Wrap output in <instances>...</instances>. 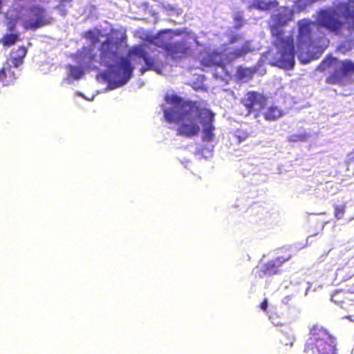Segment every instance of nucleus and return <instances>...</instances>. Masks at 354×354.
Returning <instances> with one entry per match:
<instances>
[{
    "label": "nucleus",
    "mask_w": 354,
    "mask_h": 354,
    "mask_svg": "<svg viewBox=\"0 0 354 354\" xmlns=\"http://www.w3.org/2000/svg\"><path fill=\"white\" fill-rule=\"evenodd\" d=\"M351 292L348 290H337L331 295V300L337 305L343 307L344 304L351 301L349 296Z\"/></svg>",
    "instance_id": "nucleus-12"
},
{
    "label": "nucleus",
    "mask_w": 354,
    "mask_h": 354,
    "mask_svg": "<svg viewBox=\"0 0 354 354\" xmlns=\"http://www.w3.org/2000/svg\"><path fill=\"white\" fill-rule=\"evenodd\" d=\"M254 7L261 10H269L278 6V2L276 1H266L265 0H257L254 3Z\"/></svg>",
    "instance_id": "nucleus-16"
},
{
    "label": "nucleus",
    "mask_w": 354,
    "mask_h": 354,
    "mask_svg": "<svg viewBox=\"0 0 354 354\" xmlns=\"http://www.w3.org/2000/svg\"><path fill=\"white\" fill-rule=\"evenodd\" d=\"M100 32L99 30H88L84 32V37L94 44L100 41Z\"/></svg>",
    "instance_id": "nucleus-20"
},
{
    "label": "nucleus",
    "mask_w": 354,
    "mask_h": 354,
    "mask_svg": "<svg viewBox=\"0 0 354 354\" xmlns=\"http://www.w3.org/2000/svg\"><path fill=\"white\" fill-rule=\"evenodd\" d=\"M234 20L236 21V22H241L243 21V18L241 17V15H236L234 18Z\"/></svg>",
    "instance_id": "nucleus-29"
},
{
    "label": "nucleus",
    "mask_w": 354,
    "mask_h": 354,
    "mask_svg": "<svg viewBox=\"0 0 354 354\" xmlns=\"http://www.w3.org/2000/svg\"><path fill=\"white\" fill-rule=\"evenodd\" d=\"M272 35L276 38L273 44L277 48L279 57L274 58L271 64L283 69H292L295 54L293 37H284L283 30L279 27L272 29Z\"/></svg>",
    "instance_id": "nucleus-5"
},
{
    "label": "nucleus",
    "mask_w": 354,
    "mask_h": 354,
    "mask_svg": "<svg viewBox=\"0 0 354 354\" xmlns=\"http://www.w3.org/2000/svg\"><path fill=\"white\" fill-rule=\"evenodd\" d=\"M30 19L25 21L24 28L27 30H35L39 28L50 25L53 18L46 12L41 6L32 5L28 8Z\"/></svg>",
    "instance_id": "nucleus-7"
},
{
    "label": "nucleus",
    "mask_w": 354,
    "mask_h": 354,
    "mask_svg": "<svg viewBox=\"0 0 354 354\" xmlns=\"http://www.w3.org/2000/svg\"><path fill=\"white\" fill-rule=\"evenodd\" d=\"M69 72V76L74 80H80L84 75V69L80 66H70Z\"/></svg>",
    "instance_id": "nucleus-19"
},
{
    "label": "nucleus",
    "mask_w": 354,
    "mask_h": 354,
    "mask_svg": "<svg viewBox=\"0 0 354 354\" xmlns=\"http://www.w3.org/2000/svg\"><path fill=\"white\" fill-rule=\"evenodd\" d=\"M120 42L113 37H107L100 44V55L95 50L94 46H84L77 53L79 62L86 71H98L100 66L109 69L106 75L113 87L122 86L127 84L133 75L134 67L131 61L135 57L142 58L145 67H142L140 72L143 75L147 71L155 70V61L148 55L142 45H134L127 53V57L120 55Z\"/></svg>",
    "instance_id": "nucleus-1"
},
{
    "label": "nucleus",
    "mask_w": 354,
    "mask_h": 354,
    "mask_svg": "<svg viewBox=\"0 0 354 354\" xmlns=\"http://www.w3.org/2000/svg\"><path fill=\"white\" fill-rule=\"evenodd\" d=\"M165 100L173 106L164 110V116L168 122L177 124V136L189 138L197 136L201 131L198 120L201 119L203 141L209 142L214 140V114L211 110L201 107L196 101L185 100L176 95H166Z\"/></svg>",
    "instance_id": "nucleus-2"
},
{
    "label": "nucleus",
    "mask_w": 354,
    "mask_h": 354,
    "mask_svg": "<svg viewBox=\"0 0 354 354\" xmlns=\"http://www.w3.org/2000/svg\"><path fill=\"white\" fill-rule=\"evenodd\" d=\"M218 55V53H212L207 57H204L202 64L206 66H219V63L216 60V57Z\"/></svg>",
    "instance_id": "nucleus-17"
},
{
    "label": "nucleus",
    "mask_w": 354,
    "mask_h": 354,
    "mask_svg": "<svg viewBox=\"0 0 354 354\" xmlns=\"http://www.w3.org/2000/svg\"><path fill=\"white\" fill-rule=\"evenodd\" d=\"M65 7L66 6H60V8H59V3H58L57 6L55 7V9L59 10L62 16H65L67 14V11L65 9Z\"/></svg>",
    "instance_id": "nucleus-25"
},
{
    "label": "nucleus",
    "mask_w": 354,
    "mask_h": 354,
    "mask_svg": "<svg viewBox=\"0 0 354 354\" xmlns=\"http://www.w3.org/2000/svg\"><path fill=\"white\" fill-rule=\"evenodd\" d=\"M243 39V37L241 35L236 34V35H232L228 40L229 44H234L235 43L239 42Z\"/></svg>",
    "instance_id": "nucleus-23"
},
{
    "label": "nucleus",
    "mask_w": 354,
    "mask_h": 354,
    "mask_svg": "<svg viewBox=\"0 0 354 354\" xmlns=\"http://www.w3.org/2000/svg\"><path fill=\"white\" fill-rule=\"evenodd\" d=\"M73 0H59V8L60 6H66L67 4H70Z\"/></svg>",
    "instance_id": "nucleus-27"
},
{
    "label": "nucleus",
    "mask_w": 354,
    "mask_h": 354,
    "mask_svg": "<svg viewBox=\"0 0 354 354\" xmlns=\"http://www.w3.org/2000/svg\"><path fill=\"white\" fill-rule=\"evenodd\" d=\"M252 73V71L249 68L239 67L237 69V75L241 79L250 77Z\"/></svg>",
    "instance_id": "nucleus-21"
},
{
    "label": "nucleus",
    "mask_w": 354,
    "mask_h": 354,
    "mask_svg": "<svg viewBox=\"0 0 354 354\" xmlns=\"http://www.w3.org/2000/svg\"><path fill=\"white\" fill-rule=\"evenodd\" d=\"M288 342H289L288 343H289L290 345H292L293 338H292V335H290V334L288 335Z\"/></svg>",
    "instance_id": "nucleus-30"
},
{
    "label": "nucleus",
    "mask_w": 354,
    "mask_h": 354,
    "mask_svg": "<svg viewBox=\"0 0 354 354\" xmlns=\"http://www.w3.org/2000/svg\"><path fill=\"white\" fill-rule=\"evenodd\" d=\"M283 115L282 110L277 106H270L263 113L265 120L273 121L279 119Z\"/></svg>",
    "instance_id": "nucleus-13"
},
{
    "label": "nucleus",
    "mask_w": 354,
    "mask_h": 354,
    "mask_svg": "<svg viewBox=\"0 0 354 354\" xmlns=\"http://www.w3.org/2000/svg\"><path fill=\"white\" fill-rule=\"evenodd\" d=\"M275 324L276 326H279V325H280V326H282V324H279V323H276V324Z\"/></svg>",
    "instance_id": "nucleus-31"
},
{
    "label": "nucleus",
    "mask_w": 354,
    "mask_h": 354,
    "mask_svg": "<svg viewBox=\"0 0 354 354\" xmlns=\"http://www.w3.org/2000/svg\"><path fill=\"white\" fill-rule=\"evenodd\" d=\"M336 339L322 326L313 325L304 344V352L310 354H337Z\"/></svg>",
    "instance_id": "nucleus-4"
},
{
    "label": "nucleus",
    "mask_w": 354,
    "mask_h": 354,
    "mask_svg": "<svg viewBox=\"0 0 354 354\" xmlns=\"http://www.w3.org/2000/svg\"><path fill=\"white\" fill-rule=\"evenodd\" d=\"M253 50V48L251 46V42L250 41H245L242 46L234 50L232 52L230 53L231 56L234 59H236L241 57H243L246 54L252 52Z\"/></svg>",
    "instance_id": "nucleus-14"
},
{
    "label": "nucleus",
    "mask_w": 354,
    "mask_h": 354,
    "mask_svg": "<svg viewBox=\"0 0 354 354\" xmlns=\"http://www.w3.org/2000/svg\"><path fill=\"white\" fill-rule=\"evenodd\" d=\"M268 304L267 299H264L259 305V307L263 311H266L268 309Z\"/></svg>",
    "instance_id": "nucleus-24"
},
{
    "label": "nucleus",
    "mask_w": 354,
    "mask_h": 354,
    "mask_svg": "<svg viewBox=\"0 0 354 354\" xmlns=\"http://www.w3.org/2000/svg\"><path fill=\"white\" fill-rule=\"evenodd\" d=\"M292 256L277 257L263 263L258 271L259 277L263 278L265 276H272L279 272V268L291 259Z\"/></svg>",
    "instance_id": "nucleus-9"
},
{
    "label": "nucleus",
    "mask_w": 354,
    "mask_h": 354,
    "mask_svg": "<svg viewBox=\"0 0 354 354\" xmlns=\"http://www.w3.org/2000/svg\"><path fill=\"white\" fill-rule=\"evenodd\" d=\"M268 97L257 91H248L241 100V103L245 106L247 115L254 111L264 109L268 104Z\"/></svg>",
    "instance_id": "nucleus-8"
},
{
    "label": "nucleus",
    "mask_w": 354,
    "mask_h": 354,
    "mask_svg": "<svg viewBox=\"0 0 354 354\" xmlns=\"http://www.w3.org/2000/svg\"><path fill=\"white\" fill-rule=\"evenodd\" d=\"M28 52V49L24 46H21L12 53V55L10 58V62L15 67H18L24 62V59L26 57Z\"/></svg>",
    "instance_id": "nucleus-11"
},
{
    "label": "nucleus",
    "mask_w": 354,
    "mask_h": 354,
    "mask_svg": "<svg viewBox=\"0 0 354 354\" xmlns=\"http://www.w3.org/2000/svg\"><path fill=\"white\" fill-rule=\"evenodd\" d=\"M347 158L349 162L354 161V149L351 152L347 153Z\"/></svg>",
    "instance_id": "nucleus-28"
},
{
    "label": "nucleus",
    "mask_w": 354,
    "mask_h": 354,
    "mask_svg": "<svg viewBox=\"0 0 354 354\" xmlns=\"http://www.w3.org/2000/svg\"><path fill=\"white\" fill-rule=\"evenodd\" d=\"M6 73L4 68L0 69V81H3L6 78Z\"/></svg>",
    "instance_id": "nucleus-26"
},
{
    "label": "nucleus",
    "mask_w": 354,
    "mask_h": 354,
    "mask_svg": "<svg viewBox=\"0 0 354 354\" xmlns=\"http://www.w3.org/2000/svg\"><path fill=\"white\" fill-rule=\"evenodd\" d=\"M333 68V71L326 79L329 84H344L345 77L354 74V62L351 59L339 60L332 56L326 57L319 65V71H324Z\"/></svg>",
    "instance_id": "nucleus-6"
},
{
    "label": "nucleus",
    "mask_w": 354,
    "mask_h": 354,
    "mask_svg": "<svg viewBox=\"0 0 354 354\" xmlns=\"http://www.w3.org/2000/svg\"><path fill=\"white\" fill-rule=\"evenodd\" d=\"M309 138V134L306 132L295 133L288 137L289 142H306Z\"/></svg>",
    "instance_id": "nucleus-18"
},
{
    "label": "nucleus",
    "mask_w": 354,
    "mask_h": 354,
    "mask_svg": "<svg viewBox=\"0 0 354 354\" xmlns=\"http://www.w3.org/2000/svg\"><path fill=\"white\" fill-rule=\"evenodd\" d=\"M345 212V207L343 205H337L335 207V216L337 219H340L343 217Z\"/></svg>",
    "instance_id": "nucleus-22"
},
{
    "label": "nucleus",
    "mask_w": 354,
    "mask_h": 354,
    "mask_svg": "<svg viewBox=\"0 0 354 354\" xmlns=\"http://www.w3.org/2000/svg\"><path fill=\"white\" fill-rule=\"evenodd\" d=\"M19 39L18 33H6L1 38L3 46L9 47L14 45Z\"/></svg>",
    "instance_id": "nucleus-15"
},
{
    "label": "nucleus",
    "mask_w": 354,
    "mask_h": 354,
    "mask_svg": "<svg viewBox=\"0 0 354 354\" xmlns=\"http://www.w3.org/2000/svg\"><path fill=\"white\" fill-rule=\"evenodd\" d=\"M165 50L167 55L171 58L179 59L187 55L190 50V48L185 42L178 41L167 44Z\"/></svg>",
    "instance_id": "nucleus-10"
},
{
    "label": "nucleus",
    "mask_w": 354,
    "mask_h": 354,
    "mask_svg": "<svg viewBox=\"0 0 354 354\" xmlns=\"http://www.w3.org/2000/svg\"><path fill=\"white\" fill-rule=\"evenodd\" d=\"M344 24L347 25L348 29H354V0H347L339 3L337 9L328 8L319 10L315 21H299L298 45L311 46L313 44V32L315 28L321 27L339 35Z\"/></svg>",
    "instance_id": "nucleus-3"
}]
</instances>
